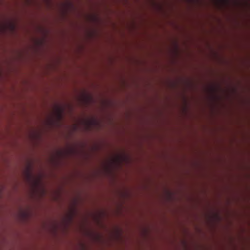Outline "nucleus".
<instances>
[{"label": "nucleus", "mask_w": 250, "mask_h": 250, "mask_svg": "<svg viewBox=\"0 0 250 250\" xmlns=\"http://www.w3.org/2000/svg\"><path fill=\"white\" fill-rule=\"evenodd\" d=\"M59 117L60 118H62V113L61 112L59 113Z\"/></svg>", "instance_id": "nucleus-1"}]
</instances>
